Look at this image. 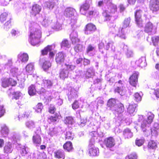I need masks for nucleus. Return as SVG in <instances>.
<instances>
[{"label":"nucleus","mask_w":159,"mask_h":159,"mask_svg":"<svg viewBox=\"0 0 159 159\" xmlns=\"http://www.w3.org/2000/svg\"><path fill=\"white\" fill-rule=\"evenodd\" d=\"M156 29V27L153 25L152 23L148 22L145 25L144 31L146 33L153 34L155 33Z\"/></svg>","instance_id":"obj_10"},{"label":"nucleus","mask_w":159,"mask_h":159,"mask_svg":"<svg viewBox=\"0 0 159 159\" xmlns=\"http://www.w3.org/2000/svg\"><path fill=\"white\" fill-rule=\"evenodd\" d=\"M134 99L137 102H140L141 101L142 97L140 93H135L134 95Z\"/></svg>","instance_id":"obj_57"},{"label":"nucleus","mask_w":159,"mask_h":159,"mask_svg":"<svg viewBox=\"0 0 159 159\" xmlns=\"http://www.w3.org/2000/svg\"><path fill=\"white\" fill-rule=\"evenodd\" d=\"M102 15L105 20H110L112 16L116 18L118 16L116 6L112 4L107 6V8L103 11Z\"/></svg>","instance_id":"obj_4"},{"label":"nucleus","mask_w":159,"mask_h":159,"mask_svg":"<svg viewBox=\"0 0 159 159\" xmlns=\"http://www.w3.org/2000/svg\"><path fill=\"white\" fill-rule=\"evenodd\" d=\"M31 8L30 13L33 16L38 14L41 10V7L37 4H34Z\"/></svg>","instance_id":"obj_19"},{"label":"nucleus","mask_w":159,"mask_h":159,"mask_svg":"<svg viewBox=\"0 0 159 159\" xmlns=\"http://www.w3.org/2000/svg\"><path fill=\"white\" fill-rule=\"evenodd\" d=\"M112 0H102V1L98 2V6H101L102 5H104L105 4L107 6L111 4L112 3Z\"/></svg>","instance_id":"obj_43"},{"label":"nucleus","mask_w":159,"mask_h":159,"mask_svg":"<svg viewBox=\"0 0 159 159\" xmlns=\"http://www.w3.org/2000/svg\"><path fill=\"white\" fill-rule=\"evenodd\" d=\"M65 54L62 52H59L57 54L56 56L55 60L58 64H61L65 60Z\"/></svg>","instance_id":"obj_22"},{"label":"nucleus","mask_w":159,"mask_h":159,"mask_svg":"<svg viewBox=\"0 0 159 159\" xmlns=\"http://www.w3.org/2000/svg\"><path fill=\"white\" fill-rule=\"evenodd\" d=\"M28 148L25 146H23V148H21L20 150V152L22 155V156H25L28 153Z\"/></svg>","instance_id":"obj_54"},{"label":"nucleus","mask_w":159,"mask_h":159,"mask_svg":"<svg viewBox=\"0 0 159 159\" xmlns=\"http://www.w3.org/2000/svg\"><path fill=\"white\" fill-rule=\"evenodd\" d=\"M104 143L106 146L109 148L114 147L116 144L114 139L112 137L105 139L104 140Z\"/></svg>","instance_id":"obj_20"},{"label":"nucleus","mask_w":159,"mask_h":159,"mask_svg":"<svg viewBox=\"0 0 159 159\" xmlns=\"http://www.w3.org/2000/svg\"><path fill=\"white\" fill-rule=\"evenodd\" d=\"M29 55L27 53L20 52L17 55V61L21 62V64L27 62L29 60Z\"/></svg>","instance_id":"obj_11"},{"label":"nucleus","mask_w":159,"mask_h":159,"mask_svg":"<svg viewBox=\"0 0 159 159\" xmlns=\"http://www.w3.org/2000/svg\"><path fill=\"white\" fill-rule=\"evenodd\" d=\"M96 29L95 26L92 23H89L86 25L85 29V34H90L95 31Z\"/></svg>","instance_id":"obj_18"},{"label":"nucleus","mask_w":159,"mask_h":159,"mask_svg":"<svg viewBox=\"0 0 159 159\" xmlns=\"http://www.w3.org/2000/svg\"><path fill=\"white\" fill-rule=\"evenodd\" d=\"M151 9L153 13L159 10V0H151L150 2Z\"/></svg>","instance_id":"obj_16"},{"label":"nucleus","mask_w":159,"mask_h":159,"mask_svg":"<svg viewBox=\"0 0 159 159\" xmlns=\"http://www.w3.org/2000/svg\"><path fill=\"white\" fill-rule=\"evenodd\" d=\"M56 109L54 106L53 105H51L49 108V112L53 114L55 111Z\"/></svg>","instance_id":"obj_64"},{"label":"nucleus","mask_w":159,"mask_h":159,"mask_svg":"<svg viewBox=\"0 0 159 159\" xmlns=\"http://www.w3.org/2000/svg\"><path fill=\"white\" fill-rule=\"evenodd\" d=\"M38 20L40 22L42 25L44 27H47L49 25L51 27V24L53 22L52 20L48 18H44L42 17H39L38 18Z\"/></svg>","instance_id":"obj_17"},{"label":"nucleus","mask_w":159,"mask_h":159,"mask_svg":"<svg viewBox=\"0 0 159 159\" xmlns=\"http://www.w3.org/2000/svg\"><path fill=\"white\" fill-rule=\"evenodd\" d=\"M120 47L123 51L124 52L127 57L130 58L133 57V52L132 51L128 49L127 45H125L124 43H122L120 45Z\"/></svg>","instance_id":"obj_15"},{"label":"nucleus","mask_w":159,"mask_h":159,"mask_svg":"<svg viewBox=\"0 0 159 159\" xmlns=\"http://www.w3.org/2000/svg\"><path fill=\"white\" fill-rule=\"evenodd\" d=\"M92 4L91 0L86 1L85 3L82 4L80 7V13L86 16L87 17H95L98 16L99 14V12L96 9L93 8L89 10Z\"/></svg>","instance_id":"obj_3"},{"label":"nucleus","mask_w":159,"mask_h":159,"mask_svg":"<svg viewBox=\"0 0 159 159\" xmlns=\"http://www.w3.org/2000/svg\"><path fill=\"white\" fill-rule=\"evenodd\" d=\"M110 47L111 50L113 52H114L115 50V47L114 45V43L112 41H111L107 43L105 41L102 40L99 44V48L100 50L104 48L107 50L109 49Z\"/></svg>","instance_id":"obj_8"},{"label":"nucleus","mask_w":159,"mask_h":159,"mask_svg":"<svg viewBox=\"0 0 159 159\" xmlns=\"http://www.w3.org/2000/svg\"><path fill=\"white\" fill-rule=\"evenodd\" d=\"M25 24L26 26H29L30 29L29 42L32 46H38L40 42L41 32L40 30L36 29L37 25L34 22L30 23L28 20L25 22Z\"/></svg>","instance_id":"obj_1"},{"label":"nucleus","mask_w":159,"mask_h":159,"mask_svg":"<svg viewBox=\"0 0 159 159\" xmlns=\"http://www.w3.org/2000/svg\"><path fill=\"white\" fill-rule=\"evenodd\" d=\"M117 86L115 89V92L117 93L120 95H124L125 93V88L123 86L122 83V81L119 80L117 84Z\"/></svg>","instance_id":"obj_13"},{"label":"nucleus","mask_w":159,"mask_h":159,"mask_svg":"<svg viewBox=\"0 0 159 159\" xmlns=\"http://www.w3.org/2000/svg\"><path fill=\"white\" fill-rule=\"evenodd\" d=\"M152 40L153 45H156L157 43L159 42V37L158 36H154L152 38Z\"/></svg>","instance_id":"obj_60"},{"label":"nucleus","mask_w":159,"mask_h":159,"mask_svg":"<svg viewBox=\"0 0 159 159\" xmlns=\"http://www.w3.org/2000/svg\"><path fill=\"white\" fill-rule=\"evenodd\" d=\"M64 122L65 124L71 125L74 122V120L72 117L68 116L66 118Z\"/></svg>","instance_id":"obj_50"},{"label":"nucleus","mask_w":159,"mask_h":159,"mask_svg":"<svg viewBox=\"0 0 159 159\" xmlns=\"http://www.w3.org/2000/svg\"><path fill=\"white\" fill-rule=\"evenodd\" d=\"M142 11L141 10H137L135 13V18L136 23L139 26H143V21L141 18Z\"/></svg>","instance_id":"obj_12"},{"label":"nucleus","mask_w":159,"mask_h":159,"mask_svg":"<svg viewBox=\"0 0 159 159\" xmlns=\"http://www.w3.org/2000/svg\"><path fill=\"white\" fill-rule=\"evenodd\" d=\"M123 135L125 139H129L132 137L133 134L129 129L126 128L123 131Z\"/></svg>","instance_id":"obj_27"},{"label":"nucleus","mask_w":159,"mask_h":159,"mask_svg":"<svg viewBox=\"0 0 159 159\" xmlns=\"http://www.w3.org/2000/svg\"><path fill=\"white\" fill-rule=\"evenodd\" d=\"M95 47L93 45L89 44L87 48L86 52L90 56H93L95 54Z\"/></svg>","instance_id":"obj_31"},{"label":"nucleus","mask_w":159,"mask_h":159,"mask_svg":"<svg viewBox=\"0 0 159 159\" xmlns=\"http://www.w3.org/2000/svg\"><path fill=\"white\" fill-rule=\"evenodd\" d=\"M1 134L4 137H7L8 135L9 129L5 125H3L2 127Z\"/></svg>","instance_id":"obj_36"},{"label":"nucleus","mask_w":159,"mask_h":159,"mask_svg":"<svg viewBox=\"0 0 159 159\" xmlns=\"http://www.w3.org/2000/svg\"><path fill=\"white\" fill-rule=\"evenodd\" d=\"M51 28L56 31L61 30L62 29V24L58 22H53L51 24Z\"/></svg>","instance_id":"obj_28"},{"label":"nucleus","mask_w":159,"mask_h":159,"mask_svg":"<svg viewBox=\"0 0 159 159\" xmlns=\"http://www.w3.org/2000/svg\"><path fill=\"white\" fill-rule=\"evenodd\" d=\"M84 49V47L81 44H77L74 47V49L76 52H81Z\"/></svg>","instance_id":"obj_45"},{"label":"nucleus","mask_w":159,"mask_h":159,"mask_svg":"<svg viewBox=\"0 0 159 159\" xmlns=\"http://www.w3.org/2000/svg\"><path fill=\"white\" fill-rule=\"evenodd\" d=\"M139 74L138 72H135L129 78V83L130 85L134 87H136L137 84Z\"/></svg>","instance_id":"obj_14"},{"label":"nucleus","mask_w":159,"mask_h":159,"mask_svg":"<svg viewBox=\"0 0 159 159\" xmlns=\"http://www.w3.org/2000/svg\"><path fill=\"white\" fill-rule=\"evenodd\" d=\"M33 141L34 143L40 144L41 143V138L39 135L36 134L33 137Z\"/></svg>","instance_id":"obj_40"},{"label":"nucleus","mask_w":159,"mask_h":159,"mask_svg":"<svg viewBox=\"0 0 159 159\" xmlns=\"http://www.w3.org/2000/svg\"><path fill=\"white\" fill-rule=\"evenodd\" d=\"M4 152L7 153L11 152L13 149L12 145L10 142H9L6 144L4 147Z\"/></svg>","instance_id":"obj_38"},{"label":"nucleus","mask_w":159,"mask_h":159,"mask_svg":"<svg viewBox=\"0 0 159 159\" xmlns=\"http://www.w3.org/2000/svg\"><path fill=\"white\" fill-rule=\"evenodd\" d=\"M68 70H61L60 72V77L62 79H64L68 77Z\"/></svg>","instance_id":"obj_47"},{"label":"nucleus","mask_w":159,"mask_h":159,"mask_svg":"<svg viewBox=\"0 0 159 159\" xmlns=\"http://www.w3.org/2000/svg\"><path fill=\"white\" fill-rule=\"evenodd\" d=\"M64 15L70 20V24L72 28H75L76 27L75 24L78 17V15L75 10L72 8H67L64 11Z\"/></svg>","instance_id":"obj_5"},{"label":"nucleus","mask_w":159,"mask_h":159,"mask_svg":"<svg viewBox=\"0 0 159 159\" xmlns=\"http://www.w3.org/2000/svg\"><path fill=\"white\" fill-rule=\"evenodd\" d=\"M137 106V105L135 103L129 104L127 108L128 112L130 114H133L135 111Z\"/></svg>","instance_id":"obj_35"},{"label":"nucleus","mask_w":159,"mask_h":159,"mask_svg":"<svg viewBox=\"0 0 159 159\" xmlns=\"http://www.w3.org/2000/svg\"><path fill=\"white\" fill-rule=\"evenodd\" d=\"M11 26L10 20H7L4 24L3 28L6 30H8Z\"/></svg>","instance_id":"obj_56"},{"label":"nucleus","mask_w":159,"mask_h":159,"mask_svg":"<svg viewBox=\"0 0 159 159\" xmlns=\"http://www.w3.org/2000/svg\"><path fill=\"white\" fill-rule=\"evenodd\" d=\"M130 21V18L125 19L123 22L122 27L119 29L117 28H115L116 25L113 23H110L109 25L111 28L112 34H115V36L117 35L121 39H125L126 38V34L128 32L127 28L129 26Z\"/></svg>","instance_id":"obj_2"},{"label":"nucleus","mask_w":159,"mask_h":159,"mask_svg":"<svg viewBox=\"0 0 159 159\" xmlns=\"http://www.w3.org/2000/svg\"><path fill=\"white\" fill-rule=\"evenodd\" d=\"M70 46V44L68 40L66 39H64L61 43V47L62 48H63L64 49H66V48H69Z\"/></svg>","instance_id":"obj_39"},{"label":"nucleus","mask_w":159,"mask_h":159,"mask_svg":"<svg viewBox=\"0 0 159 159\" xmlns=\"http://www.w3.org/2000/svg\"><path fill=\"white\" fill-rule=\"evenodd\" d=\"M124 111V107L123 104L120 103L117 104V106L115 108V110H114L113 111L115 114H121Z\"/></svg>","instance_id":"obj_25"},{"label":"nucleus","mask_w":159,"mask_h":159,"mask_svg":"<svg viewBox=\"0 0 159 159\" xmlns=\"http://www.w3.org/2000/svg\"><path fill=\"white\" fill-rule=\"evenodd\" d=\"M157 125V124H155L154 125V128L151 129V134L152 137H156L158 135V129H157L155 127V126Z\"/></svg>","instance_id":"obj_44"},{"label":"nucleus","mask_w":159,"mask_h":159,"mask_svg":"<svg viewBox=\"0 0 159 159\" xmlns=\"http://www.w3.org/2000/svg\"><path fill=\"white\" fill-rule=\"evenodd\" d=\"M58 133L57 128H49V132L48 134L51 136H53Z\"/></svg>","instance_id":"obj_52"},{"label":"nucleus","mask_w":159,"mask_h":159,"mask_svg":"<svg viewBox=\"0 0 159 159\" xmlns=\"http://www.w3.org/2000/svg\"><path fill=\"white\" fill-rule=\"evenodd\" d=\"M131 65L134 69H143L146 66L147 64L145 57H142L135 62L132 61Z\"/></svg>","instance_id":"obj_6"},{"label":"nucleus","mask_w":159,"mask_h":159,"mask_svg":"<svg viewBox=\"0 0 159 159\" xmlns=\"http://www.w3.org/2000/svg\"><path fill=\"white\" fill-rule=\"evenodd\" d=\"M28 92L30 96H33L36 94V90L34 85H31L28 87Z\"/></svg>","instance_id":"obj_37"},{"label":"nucleus","mask_w":159,"mask_h":159,"mask_svg":"<svg viewBox=\"0 0 159 159\" xmlns=\"http://www.w3.org/2000/svg\"><path fill=\"white\" fill-rule=\"evenodd\" d=\"M128 159H137V156L135 153H133L129 155L128 157Z\"/></svg>","instance_id":"obj_63"},{"label":"nucleus","mask_w":159,"mask_h":159,"mask_svg":"<svg viewBox=\"0 0 159 159\" xmlns=\"http://www.w3.org/2000/svg\"><path fill=\"white\" fill-rule=\"evenodd\" d=\"M77 91L74 89L71 88L68 93V100L71 101L77 97Z\"/></svg>","instance_id":"obj_21"},{"label":"nucleus","mask_w":159,"mask_h":159,"mask_svg":"<svg viewBox=\"0 0 159 159\" xmlns=\"http://www.w3.org/2000/svg\"><path fill=\"white\" fill-rule=\"evenodd\" d=\"M94 139H91L89 144V153L90 156H98L99 153L98 148L94 146Z\"/></svg>","instance_id":"obj_9"},{"label":"nucleus","mask_w":159,"mask_h":159,"mask_svg":"<svg viewBox=\"0 0 159 159\" xmlns=\"http://www.w3.org/2000/svg\"><path fill=\"white\" fill-rule=\"evenodd\" d=\"M46 158V155L44 153L38 152L37 154V159H45Z\"/></svg>","instance_id":"obj_59"},{"label":"nucleus","mask_w":159,"mask_h":159,"mask_svg":"<svg viewBox=\"0 0 159 159\" xmlns=\"http://www.w3.org/2000/svg\"><path fill=\"white\" fill-rule=\"evenodd\" d=\"M70 38L73 44H75L80 41V39L78 38L77 32L76 31L74 30L71 33L70 35Z\"/></svg>","instance_id":"obj_24"},{"label":"nucleus","mask_w":159,"mask_h":159,"mask_svg":"<svg viewBox=\"0 0 159 159\" xmlns=\"http://www.w3.org/2000/svg\"><path fill=\"white\" fill-rule=\"evenodd\" d=\"M65 138L68 139L72 140L73 139V135L71 132H67L66 134Z\"/></svg>","instance_id":"obj_61"},{"label":"nucleus","mask_w":159,"mask_h":159,"mask_svg":"<svg viewBox=\"0 0 159 159\" xmlns=\"http://www.w3.org/2000/svg\"><path fill=\"white\" fill-rule=\"evenodd\" d=\"M51 63L49 61H46L43 64V70H48L51 66Z\"/></svg>","instance_id":"obj_53"},{"label":"nucleus","mask_w":159,"mask_h":159,"mask_svg":"<svg viewBox=\"0 0 159 159\" xmlns=\"http://www.w3.org/2000/svg\"><path fill=\"white\" fill-rule=\"evenodd\" d=\"M154 115L151 112L148 113V120H143L141 124V128L143 132H146L149 125L152 122Z\"/></svg>","instance_id":"obj_7"},{"label":"nucleus","mask_w":159,"mask_h":159,"mask_svg":"<svg viewBox=\"0 0 159 159\" xmlns=\"http://www.w3.org/2000/svg\"><path fill=\"white\" fill-rule=\"evenodd\" d=\"M9 85V79H3L2 82V86L3 87L6 88Z\"/></svg>","instance_id":"obj_55"},{"label":"nucleus","mask_w":159,"mask_h":159,"mask_svg":"<svg viewBox=\"0 0 159 159\" xmlns=\"http://www.w3.org/2000/svg\"><path fill=\"white\" fill-rule=\"evenodd\" d=\"M58 0H49L44 3V7L49 9H52L58 3Z\"/></svg>","instance_id":"obj_23"},{"label":"nucleus","mask_w":159,"mask_h":159,"mask_svg":"<svg viewBox=\"0 0 159 159\" xmlns=\"http://www.w3.org/2000/svg\"><path fill=\"white\" fill-rule=\"evenodd\" d=\"M12 62L11 60H9L7 62L4 64H2L0 65V69H12Z\"/></svg>","instance_id":"obj_29"},{"label":"nucleus","mask_w":159,"mask_h":159,"mask_svg":"<svg viewBox=\"0 0 159 159\" xmlns=\"http://www.w3.org/2000/svg\"><path fill=\"white\" fill-rule=\"evenodd\" d=\"M148 147L150 149H154L157 147V143L153 140L150 141L148 143Z\"/></svg>","instance_id":"obj_51"},{"label":"nucleus","mask_w":159,"mask_h":159,"mask_svg":"<svg viewBox=\"0 0 159 159\" xmlns=\"http://www.w3.org/2000/svg\"><path fill=\"white\" fill-rule=\"evenodd\" d=\"M63 148L69 152L72 151L74 149L72 143L70 141L66 142L63 145Z\"/></svg>","instance_id":"obj_32"},{"label":"nucleus","mask_w":159,"mask_h":159,"mask_svg":"<svg viewBox=\"0 0 159 159\" xmlns=\"http://www.w3.org/2000/svg\"><path fill=\"white\" fill-rule=\"evenodd\" d=\"M55 157L58 159H64L65 158V153L62 150H59L54 152Z\"/></svg>","instance_id":"obj_30"},{"label":"nucleus","mask_w":159,"mask_h":159,"mask_svg":"<svg viewBox=\"0 0 159 159\" xmlns=\"http://www.w3.org/2000/svg\"><path fill=\"white\" fill-rule=\"evenodd\" d=\"M59 116L57 114H55L53 116H52L48 118V121L51 123L52 122H55L58 121Z\"/></svg>","instance_id":"obj_41"},{"label":"nucleus","mask_w":159,"mask_h":159,"mask_svg":"<svg viewBox=\"0 0 159 159\" xmlns=\"http://www.w3.org/2000/svg\"><path fill=\"white\" fill-rule=\"evenodd\" d=\"M52 81L49 80H43L42 83V86L48 89L50 88L52 86Z\"/></svg>","instance_id":"obj_33"},{"label":"nucleus","mask_w":159,"mask_h":159,"mask_svg":"<svg viewBox=\"0 0 159 159\" xmlns=\"http://www.w3.org/2000/svg\"><path fill=\"white\" fill-rule=\"evenodd\" d=\"M116 102L115 100L114 99H111L108 101L107 106L109 108V109L113 111L115 110V108L117 106L116 104Z\"/></svg>","instance_id":"obj_26"},{"label":"nucleus","mask_w":159,"mask_h":159,"mask_svg":"<svg viewBox=\"0 0 159 159\" xmlns=\"http://www.w3.org/2000/svg\"><path fill=\"white\" fill-rule=\"evenodd\" d=\"M144 143V140L142 139H137L135 141V143L138 146H142Z\"/></svg>","instance_id":"obj_62"},{"label":"nucleus","mask_w":159,"mask_h":159,"mask_svg":"<svg viewBox=\"0 0 159 159\" xmlns=\"http://www.w3.org/2000/svg\"><path fill=\"white\" fill-rule=\"evenodd\" d=\"M43 108L42 104L41 103H39L34 107V109L37 113H40L41 112Z\"/></svg>","instance_id":"obj_46"},{"label":"nucleus","mask_w":159,"mask_h":159,"mask_svg":"<svg viewBox=\"0 0 159 159\" xmlns=\"http://www.w3.org/2000/svg\"><path fill=\"white\" fill-rule=\"evenodd\" d=\"M54 47L55 46L53 45H48L42 50V54L43 55L47 54L48 52L51 51L54 48Z\"/></svg>","instance_id":"obj_34"},{"label":"nucleus","mask_w":159,"mask_h":159,"mask_svg":"<svg viewBox=\"0 0 159 159\" xmlns=\"http://www.w3.org/2000/svg\"><path fill=\"white\" fill-rule=\"evenodd\" d=\"M25 125L27 128L30 129H32L35 127L36 124L33 121L29 120L26 122Z\"/></svg>","instance_id":"obj_42"},{"label":"nucleus","mask_w":159,"mask_h":159,"mask_svg":"<svg viewBox=\"0 0 159 159\" xmlns=\"http://www.w3.org/2000/svg\"><path fill=\"white\" fill-rule=\"evenodd\" d=\"M8 14L6 12H4L0 15V22L3 23L7 19Z\"/></svg>","instance_id":"obj_48"},{"label":"nucleus","mask_w":159,"mask_h":159,"mask_svg":"<svg viewBox=\"0 0 159 159\" xmlns=\"http://www.w3.org/2000/svg\"><path fill=\"white\" fill-rule=\"evenodd\" d=\"M11 36L14 37H16L20 35V31L16 29H12L11 32Z\"/></svg>","instance_id":"obj_49"},{"label":"nucleus","mask_w":159,"mask_h":159,"mask_svg":"<svg viewBox=\"0 0 159 159\" xmlns=\"http://www.w3.org/2000/svg\"><path fill=\"white\" fill-rule=\"evenodd\" d=\"M34 64L33 62L29 63L25 66V70H34Z\"/></svg>","instance_id":"obj_58"}]
</instances>
